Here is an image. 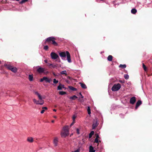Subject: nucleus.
<instances>
[{
  "mask_svg": "<svg viewBox=\"0 0 152 152\" xmlns=\"http://www.w3.org/2000/svg\"><path fill=\"white\" fill-rule=\"evenodd\" d=\"M59 55L62 58V59L63 60H64V58L66 57V56L67 60L68 62L69 63H70L72 62L70 55L68 51H66V52H60L59 53Z\"/></svg>",
  "mask_w": 152,
  "mask_h": 152,
  "instance_id": "1",
  "label": "nucleus"
},
{
  "mask_svg": "<svg viewBox=\"0 0 152 152\" xmlns=\"http://www.w3.org/2000/svg\"><path fill=\"white\" fill-rule=\"evenodd\" d=\"M69 134V126H66L63 128V130L61 133V135L62 137H65Z\"/></svg>",
  "mask_w": 152,
  "mask_h": 152,
  "instance_id": "2",
  "label": "nucleus"
},
{
  "mask_svg": "<svg viewBox=\"0 0 152 152\" xmlns=\"http://www.w3.org/2000/svg\"><path fill=\"white\" fill-rule=\"evenodd\" d=\"M121 88L120 84L118 83L114 84L112 88V90L113 91H116L119 90Z\"/></svg>",
  "mask_w": 152,
  "mask_h": 152,
  "instance_id": "3",
  "label": "nucleus"
},
{
  "mask_svg": "<svg viewBox=\"0 0 152 152\" xmlns=\"http://www.w3.org/2000/svg\"><path fill=\"white\" fill-rule=\"evenodd\" d=\"M34 68L37 69V71L39 73H42L44 72L45 71V68H42L40 66H34Z\"/></svg>",
  "mask_w": 152,
  "mask_h": 152,
  "instance_id": "4",
  "label": "nucleus"
},
{
  "mask_svg": "<svg viewBox=\"0 0 152 152\" xmlns=\"http://www.w3.org/2000/svg\"><path fill=\"white\" fill-rule=\"evenodd\" d=\"M44 80L46 83H50L52 81V80L51 78H49L46 77H44L40 79V81L42 82Z\"/></svg>",
  "mask_w": 152,
  "mask_h": 152,
  "instance_id": "5",
  "label": "nucleus"
},
{
  "mask_svg": "<svg viewBox=\"0 0 152 152\" xmlns=\"http://www.w3.org/2000/svg\"><path fill=\"white\" fill-rule=\"evenodd\" d=\"M50 56L51 58L54 60L57 59L58 58H59L58 56L54 52H51L50 53Z\"/></svg>",
  "mask_w": 152,
  "mask_h": 152,
  "instance_id": "6",
  "label": "nucleus"
},
{
  "mask_svg": "<svg viewBox=\"0 0 152 152\" xmlns=\"http://www.w3.org/2000/svg\"><path fill=\"white\" fill-rule=\"evenodd\" d=\"M40 101H37L35 99H33V101L34 103L37 104H40V105H43L44 103V102L43 100H40Z\"/></svg>",
  "mask_w": 152,
  "mask_h": 152,
  "instance_id": "7",
  "label": "nucleus"
},
{
  "mask_svg": "<svg viewBox=\"0 0 152 152\" xmlns=\"http://www.w3.org/2000/svg\"><path fill=\"white\" fill-rule=\"evenodd\" d=\"M8 68L9 69L11 70L12 72L14 73L17 72L18 70L16 67H13L11 66H8Z\"/></svg>",
  "mask_w": 152,
  "mask_h": 152,
  "instance_id": "8",
  "label": "nucleus"
},
{
  "mask_svg": "<svg viewBox=\"0 0 152 152\" xmlns=\"http://www.w3.org/2000/svg\"><path fill=\"white\" fill-rule=\"evenodd\" d=\"M136 101V98L134 96H133L131 98L130 100V103L132 104H134L135 102Z\"/></svg>",
  "mask_w": 152,
  "mask_h": 152,
  "instance_id": "9",
  "label": "nucleus"
},
{
  "mask_svg": "<svg viewBox=\"0 0 152 152\" xmlns=\"http://www.w3.org/2000/svg\"><path fill=\"white\" fill-rule=\"evenodd\" d=\"M58 139L57 137H55L54 138L53 141V143L54 145L55 146H56L58 145Z\"/></svg>",
  "mask_w": 152,
  "mask_h": 152,
  "instance_id": "10",
  "label": "nucleus"
},
{
  "mask_svg": "<svg viewBox=\"0 0 152 152\" xmlns=\"http://www.w3.org/2000/svg\"><path fill=\"white\" fill-rule=\"evenodd\" d=\"M97 126L98 124L97 121L95 120H94L93 122V124H92V129H94Z\"/></svg>",
  "mask_w": 152,
  "mask_h": 152,
  "instance_id": "11",
  "label": "nucleus"
},
{
  "mask_svg": "<svg viewBox=\"0 0 152 152\" xmlns=\"http://www.w3.org/2000/svg\"><path fill=\"white\" fill-rule=\"evenodd\" d=\"M142 104V102L141 100H139L137 101V102L136 106H135V109H136L140 105Z\"/></svg>",
  "mask_w": 152,
  "mask_h": 152,
  "instance_id": "12",
  "label": "nucleus"
},
{
  "mask_svg": "<svg viewBox=\"0 0 152 152\" xmlns=\"http://www.w3.org/2000/svg\"><path fill=\"white\" fill-rule=\"evenodd\" d=\"M95 150L94 149L93 147L91 146L90 145L89 148V152H95Z\"/></svg>",
  "mask_w": 152,
  "mask_h": 152,
  "instance_id": "13",
  "label": "nucleus"
},
{
  "mask_svg": "<svg viewBox=\"0 0 152 152\" xmlns=\"http://www.w3.org/2000/svg\"><path fill=\"white\" fill-rule=\"evenodd\" d=\"M27 141L28 142L31 143L33 142V139L32 137H29L27 138Z\"/></svg>",
  "mask_w": 152,
  "mask_h": 152,
  "instance_id": "14",
  "label": "nucleus"
},
{
  "mask_svg": "<svg viewBox=\"0 0 152 152\" xmlns=\"http://www.w3.org/2000/svg\"><path fill=\"white\" fill-rule=\"evenodd\" d=\"M35 93L38 96L39 99L40 100H42V97L41 95L38 93V92L36 91L35 92Z\"/></svg>",
  "mask_w": 152,
  "mask_h": 152,
  "instance_id": "15",
  "label": "nucleus"
},
{
  "mask_svg": "<svg viewBox=\"0 0 152 152\" xmlns=\"http://www.w3.org/2000/svg\"><path fill=\"white\" fill-rule=\"evenodd\" d=\"M53 39H55V38H54V37H50L48 38L46 40V41H47V42H49L52 41V40Z\"/></svg>",
  "mask_w": 152,
  "mask_h": 152,
  "instance_id": "16",
  "label": "nucleus"
},
{
  "mask_svg": "<svg viewBox=\"0 0 152 152\" xmlns=\"http://www.w3.org/2000/svg\"><path fill=\"white\" fill-rule=\"evenodd\" d=\"M28 79L30 81H33V75H29L28 76Z\"/></svg>",
  "mask_w": 152,
  "mask_h": 152,
  "instance_id": "17",
  "label": "nucleus"
},
{
  "mask_svg": "<svg viewBox=\"0 0 152 152\" xmlns=\"http://www.w3.org/2000/svg\"><path fill=\"white\" fill-rule=\"evenodd\" d=\"M82 88L84 89H86L87 88L85 84L83 83H80Z\"/></svg>",
  "mask_w": 152,
  "mask_h": 152,
  "instance_id": "18",
  "label": "nucleus"
},
{
  "mask_svg": "<svg viewBox=\"0 0 152 152\" xmlns=\"http://www.w3.org/2000/svg\"><path fill=\"white\" fill-rule=\"evenodd\" d=\"M62 86H64V85L60 84L57 87V89L58 90H61L62 88Z\"/></svg>",
  "mask_w": 152,
  "mask_h": 152,
  "instance_id": "19",
  "label": "nucleus"
},
{
  "mask_svg": "<svg viewBox=\"0 0 152 152\" xmlns=\"http://www.w3.org/2000/svg\"><path fill=\"white\" fill-rule=\"evenodd\" d=\"M42 110L41 111V113L43 114L45 111V110H47L48 108L46 107H42Z\"/></svg>",
  "mask_w": 152,
  "mask_h": 152,
  "instance_id": "20",
  "label": "nucleus"
},
{
  "mask_svg": "<svg viewBox=\"0 0 152 152\" xmlns=\"http://www.w3.org/2000/svg\"><path fill=\"white\" fill-rule=\"evenodd\" d=\"M137 12V10L135 9H132L131 10V13L133 14H135Z\"/></svg>",
  "mask_w": 152,
  "mask_h": 152,
  "instance_id": "21",
  "label": "nucleus"
},
{
  "mask_svg": "<svg viewBox=\"0 0 152 152\" xmlns=\"http://www.w3.org/2000/svg\"><path fill=\"white\" fill-rule=\"evenodd\" d=\"M68 88L70 89H71V90H72V91H76L77 90V89L76 88H75L72 86H69Z\"/></svg>",
  "mask_w": 152,
  "mask_h": 152,
  "instance_id": "22",
  "label": "nucleus"
},
{
  "mask_svg": "<svg viewBox=\"0 0 152 152\" xmlns=\"http://www.w3.org/2000/svg\"><path fill=\"white\" fill-rule=\"evenodd\" d=\"M113 59V56L111 55H109L108 56L107 59L109 61H111Z\"/></svg>",
  "mask_w": 152,
  "mask_h": 152,
  "instance_id": "23",
  "label": "nucleus"
},
{
  "mask_svg": "<svg viewBox=\"0 0 152 152\" xmlns=\"http://www.w3.org/2000/svg\"><path fill=\"white\" fill-rule=\"evenodd\" d=\"M60 74L61 75H67V73L66 70L62 71L60 72Z\"/></svg>",
  "mask_w": 152,
  "mask_h": 152,
  "instance_id": "24",
  "label": "nucleus"
},
{
  "mask_svg": "<svg viewBox=\"0 0 152 152\" xmlns=\"http://www.w3.org/2000/svg\"><path fill=\"white\" fill-rule=\"evenodd\" d=\"M69 99L72 100H75L77 98V97L75 95H74L70 97Z\"/></svg>",
  "mask_w": 152,
  "mask_h": 152,
  "instance_id": "25",
  "label": "nucleus"
},
{
  "mask_svg": "<svg viewBox=\"0 0 152 152\" xmlns=\"http://www.w3.org/2000/svg\"><path fill=\"white\" fill-rule=\"evenodd\" d=\"M94 131H92L89 134V138H91L92 136L94 135Z\"/></svg>",
  "mask_w": 152,
  "mask_h": 152,
  "instance_id": "26",
  "label": "nucleus"
},
{
  "mask_svg": "<svg viewBox=\"0 0 152 152\" xmlns=\"http://www.w3.org/2000/svg\"><path fill=\"white\" fill-rule=\"evenodd\" d=\"M59 94L61 95H63L64 94H66V92L63 91H60L59 92Z\"/></svg>",
  "mask_w": 152,
  "mask_h": 152,
  "instance_id": "27",
  "label": "nucleus"
},
{
  "mask_svg": "<svg viewBox=\"0 0 152 152\" xmlns=\"http://www.w3.org/2000/svg\"><path fill=\"white\" fill-rule=\"evenodd\" d=\"M119 67H121L122 68H125L126 67V66L125 64H120L119 66Z\"/></svg>",
  "mask_w": 152,
  "mask_h": 152,
  "instance_id": "28",
  "label": "nucleus"
},
{
  "mask_svg": "<svg viewBox=\"0 0 152 152\" xmlns=\"http://www.w3.org/2000/svg\"><path fill=\"white\" fill-rule=\"evenodd\" d=\"M52 44L53 45H57V43H56V42L54 40V39H53L52 41Z\"/></svg>",
  "mask_w": 152,
  "mask_h": 152,
  "instance_id": "29",
  "label": "nucleus"
},
{
  "mask_svg": "<svg viewBox=\"0 0 152 152\" xmlns=\"http://www.w3.org/2000/svg\"><path fill=\"white\" fill-rule=\"evenodd\" d=\"M58 82V81L56 80V79L54 78L53 80V83L54 84H57Z\"/></svg>",
  "mask_w": 152,
  "mask_h": 152,
  "instance_id": "30",
  "label": "nucleus"
},
{
  "mask_svg": "<svg viewBox=\"0 0 152 152\" xmlns=\"http://www.w3.org/2000/svg\"><path fill=\"white\" fill-rule=\"evenodd\" d=\"M124 77L126 80H127L129 78V76L127 74H125L124 75Z\"/></svg>",
  "mask_w": 152,
  "mask_h": 152,
  "instance_id": "31",
  "label": "nucleus"
},
{
  "mask_svg": "<svg viewBox=\"0 0 152 152\" xmlns=\"http://www.w3.org/2000/svg\"><path fill=\"white\" fill-rule=\"evenodd\" d=\"M87 111L88 114H90L91 113V110L89 107H88Z\"/></svg>",
  "mask_w": 152,
  "mask_h": 152,
  "instance_id": "32",
  "label": "nucleus"
},
{
  "mask_svg": "<svg viewBox=\"0 0 152 152\" xmlns=\"http://www.w3.org/2000/svg\"><path fill=\"white\" fill-rule=\"evenodd\" d=\"M77 117V115H74L72 117V119L74 121H75V119Z\"/></svg>",
  "mask_w": 152,
  "mask_h": 152,
  "instance_id": "33",
  "label": "nucleus"
},
{
  "mask_svg": "<svg viewBox=\"0 0 152 152\" xmlns=\"http://www.w3.org/2000/svg\"><path fill=\"white\" fill-rule=\"evenodd\" d=\"M27 1V0H22L20 2V4H23Z\"/></svg>",
  "mask_w": 152,
  "mask_h": 152,
  "instance_id": "34",
  "label": "nucleus"
},
{
  "mask_svg": "<svg viewBox=\"0 0 152 152\" xmlns=\"http://www.w3.org/2000/svg\"><path fill=\"white\" fill-rule=\"evenodd\" d=\"M78 100H79V101H80V102H83V99H82L81 97H80L79 98Z\"/></svg>",
  "mask_w": 152,
  "mask_h": 152,
  "instance_id": "35",
  "label": "nucleus"
},
{
  "mask_svg": "<svg viewBox=\"0 0 152 152\" xmlns=\"http://www.w3.org/2000/svg\"><path fill=\"white\" fill-rule=\"evenodd\" d=\"M44 48L45 50H47L48 49V45H45L44 46Z\"/></svg>",
  "mask_w": 152,
  "mask_h": 152,
  "instance_id": "36",
  "label": "nucleus"
},
{
  "mask_svg": "<svg viewBox=\"0 0 152 152\" xmlns=\"http://www.w3.org/2000/svg\"><path fill=\"white\" fill-rule=\"evenodd\" d=\"M95 142L98 143L99 142V140L98 139H97V138H96L94 140Z\"/></svg>",
  "mask_w": 152,
  "mask_h": 152,
  "instance_id": "37",
  "label": "nucleus"
},
{
  "mask_svg": "<svg viewBox=\"0 0 152 152\" xmlns=\"http://www.w3.org/2000/svg\"><path fill=\"white\" fill-rule=\"evenodd\" d=\"M142 66H143V67L144 69V70H145V71H146V68L145 66V65L144 64H143V65H142Z\"/></svg>",
  "mask_w": 152,
  "mask_h": 152,
  "instance_id": "38",
  "label": "nucleus"
},
{
  "mask_svg": "<svg viewBox=\"0 0 152 152\" xmlns=\"http://www.w3.org/2000/svg\"><path fill=\"white\" fill-rule=\"evenodd\" d=\"M80 152V149H78L77 150H75L74 151H72L71 152Z\"/></svg>",
  "mask_w": 152,
  "mask_h": 152,
  "instance_id": "39",
  "label": "nucleus"
},
{
  "mask_svg": "<svg viewBox=\"0 0 152 152\" xmlns=\"http://www.w3.org/2000/svg\"><path fill=\"white\" fill-rule=\"evenodd\" d=\"M76 131L77 133L78 134H80L79 130L78 129H76Z\"/></svg>",
  "mask_w": 152,
  "mask_h": 152,
  "instance_id": "40",
  "label": "nucleus"
},
{
  "mask_svg": "<svg viewBox=\"0 0 152 152\" xmlns=\"http://www.w3.org/2000/svg\"><path fill=\"white\" fill-rule=\"evenodd\" d=\"M48 66H51L52 65H53V64H48Z\"/></svg>",
  "mask_w": 152,
  "mask_h": 152,
  "instance_id": "41",
  "label": "nucleus"
},
{
  "mask_svg": "<svg viewBox=\"0 0 152 152\" xmlns=\"http://www.w3.org/2000/svg\"><path fill=\"white\" fill-rule=\"evenodd\" d=\"M99 135L98 134H97L96 135V138H97V139H98L99 138Z\"/></svg>",
  "mask_w": 152,
  "mask_h": 152,
  "instance_id": "42",
  "label": "nucleus"
},
{
  "mask_svg": "<svg viewBox=\"0 0 152 152\" xmlns=\"http://www.w3.org/2000/svg\"><path fill=\"white\" fill-rule=\"evenodd\" d=\"M75 123V121H73V122L70 125V126H72Z\"/></svg>",
  "mask_w": 152,
  "mask_h": 152,
  "instance_id": "43",
  "label": "nucleus"
},
{
  "mask_svg": "<svg viewBox=\"0 0 152 152\" xmlns=\"http://www.w3.org/2000/svg\"><path fill=\"white\" fill-rule=\"evenodd\" d=\"M51 66H52V67L53 68H55V67H56V66L55 65H53H53H52Z\"/></svg>",
  "mask_w": 152,
  "mask_h": 152,
  "instance_id": "44",
  "label": "nucleus"
},
{
  "mask_svg": "<svg viewBox=\"0 0 152 152\" xmlns=\"http://www.w3.org/2000/svg\"><path fill=\"white\" fill-rule=\"evenodd\" d=\"M44 62L46 63H47V60H44Z\"/></svg>",
  "mask_w": 152,
  "mask_h": 152,
  "instance_id": "45",
  "label": "nucleus"
},
{
  "mask_svg": "<svg viewBox=\"0 0 152 152\" xmlns=\"http://www.w3.org/2000/svg\"><path fill=\"white\" fill-rule=\"evenodd\" d=\"M120 82L121 83H123L124 82H123V81L122 80H120Z\"/></svg>",
  "mask_w": 152,
  "mask_h": 152,
  "instance_id": "46",
  "label": "nucleus"
},
{
  "mask_svg": "<svg viewBox=\"0 0 152 152\" xmlns=\"http://www.w3.org/2000/svg\"><path fill=\"white\" fill-rule=\"evenodd\" d=\"M53 117L55 118H57V117L56 116H53Z\"/></svg>",
  "mask_w": 152,
  "mask_h": 152,
  "instance_id": "47",
  "label": "nucleus"
},
{
  "mask_svg": "<svg viewBox=\"0 0 152 152\" xmlns=\"http://www.w3.org/2000/svg\"><path fill=\"white\" fill-rule=\"evenodd\" d=\"M79 94L81 96H82V94H81V93H79Z\"/></svg>",
  "mask_w": 152,
  "mask_h": 152,
  "instance_id": "48",
  "label": "nucleus"
},
{
  "mask_svg": "<svg viewBox=\"0 0 152 152\" xmlns=\"http://www.w3.org/2000/svg\"><path fill=\"white\" fill-rule=\"evenodd\" d=\"M53 111H54L56 112V109H54L53 110Z\"/></svg>",
  "mask_w": 152,
  "mask_h": 152,
  "instance_id": "49",
  "label": "nucleus"
},
{
  "mask_svg": "<svg viewBox=\"0 0 152 152\" xmlns=\"http://www.w3.org/2000/svg\"><path fill=\"white\" fill-rule=\"evenodd\" d=\"M80 97L82 99H83V96L82 95V96H81V97Z\"/></svg>",
  "mask_w": 152,
  "mask_h": 152,
  "instance_id": "50",
  "label": "nucleus"
},
{
  "mask_svg": "<svg viewBox=\"0 0 152 152\" xmlns=\"http://www.w3.org/2000/svg\"><path fill=\"white\" fill-rule=\"evenodd\" d=\"M51 122L52 123H54V120H52Z\"/></svg>",
  "mask_w": 152,
  "mask_h": 152,
  "instance_id": "51",
  "label": "nucleus"
},
{
  "mask_svg": "<svg viewBox=\"0 0 152 152\" xmlns=\"http://www.w3.org/2000/svg\"><path fill=\"white\" fill-rule=\"evenodd\" d=\"M62 88H64V86H62Z\"/></svg>",
  "mask_w": 152,
  "mask_h": 152,
  "instance_id": "52",
  "label": "nucleus"
},
{
  "mask_svg": "<svg viewBox=\"0 0 152 152\" xmlns=\"http://www.w3.org/2000/svg\"><path fill=\"white\" fill-rule=\"evenodd\" d=\"M19 0H16V1H19Z\"/></svg>",
  "mask_w": 152,
  "mask_h": 152,
  "instance_id": "53",
  "label": "nucleus"
},
{
  "mask_svg": "<svg viewBox=\"0 0 152 152\" xmlns=\"http://www.w3.org/2000/svg\"><path fill=\"white\" fill-rule=\"evenodd\" d=\"M1 63V61H0V63Z\"/></svg>",
  "mask_w": 152,
  "mask_h": 152,
  "instance_id": "54",
  "label": "nucleus"
},
{
  "mask_svg": "<svg viewBox=\"0 0 152 152\" xmlns=\"http://www.w3.org/2000/svg\"><path fill=\"white\" fill-rule=\"evenodd\" d=\"M28 0H27V1Z\"/></svg>",
  "mask_w": 152,
  "mask_h": 152,
  "instance_id": "55",
  "label": "nucleus"
}]
</instances>
